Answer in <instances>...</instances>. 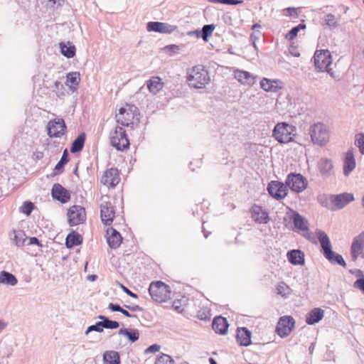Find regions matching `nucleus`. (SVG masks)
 <instances>
[{"mask_svg": "<svg viewBox=\"0 0 364 364\" xmlns=\"http://www.w3.org/2000/svg\"><path fill=\"white\" fill-rule=\"evenodd\" d=\"M186 81L191 87L203 89L210 82V77L203 65H198L187 70Z\"/></svg>", "mask_w": 364, "mask_h": 364, "instance_id": "f257e3e1", "label": "nucleus"}, {"mask_svg": "<svg viewBox=\"0 0 364 364\" xmlns=\"http://www.w3.org/2000/svg\"><path fill=\"white\" fill-rule=\"evenodd\" d=\"M316 235L321 244L323 256L331 263H336L339 265L346 267V263L343 257L332 250L331 243L327 234L321 230L317 229Z\"/></svg>", "mask_w": 364, "mask_h": 364, "instance_id": "f03ea898", "label": "nucleus"}, {"mask_svg": "<svg viewBox=\"0 0 364 364\" xmlns=\"http://www.w3.org/2000/svg\"><path fill=\"white\" fill-rule=\"evenodd\" d=\"M296 127L287 122L277 123L273 131V137L279 143H288L294 140Z\"/></svg>", "mask_w": 364, "mask_h": 364, "instance_id": "7ed1b4c3", "label": "nucleus"}, {"mask_svg": "<svg viewBox=\"0 0 364 364\" xmlns=\"http://www.w3.org/2000/svg\"><path fill=\"white\" fill-rule=\"evenodd\" d=\"M309 132L313 144L323 146L329 141V131L328 127L323 123H315L310 126Z\"/></svg>", "mask_w": 364, "mask_h": 364, "instance_id": "20e7f679", "label": "nucleus"}, {"mask_svg": "<svg viewBox=\"0 0 364 364\" xmlns=\"http://www.w3.org/2000/svg\"><path fill=\"white\" fill-rule=\"evenodd\" d=\"M354 200L353 193H343L338 195H331L322 202V205L331 210H340Z\"/></svg>", "mask_w": 364, "mask_h": 364, "instance_id": "39448f33", "label": "nucleus"}, {"mask_svg": "<svg viewBox=\"0 0 364 364\" xmlns=\"http://www.w3.org/2000/svg\"><path fill=\"white\" fill-rule=\"evenodd\" d=\"M149 293L154 301L164 302L171 296V289L161 281L152 282L149 287Z\"/></svg>", "mask_w": 364, "mask_h": 364, "instance_id": "423d86ee", "label": "nucleus"}, {"mask_svg": "<svg viewBox=\"0 0 364 364\" xmlns=\"http://www.w3.org/2000/svg\"><path fill=\"white\" fill-rule=\"evenodd\" d=\"M110 144L118 151H124L129 147V141L124 128L117 127L109 134Z\"/></svg>", "mask_w": 364, "mask_h": 364, "instance_id": "0eeeda50", "label": "nucleus"}, {"mask_svg": "<svg viewBox=\"0 0 364 364\" xmlns=\"http://www.w3.org/2000/svg\"><path fill=\"white\" fill-rule=\"evenodd\" d=\"M100 213L102 223L107 226L111 225L115 217V209L107 196L102 197Z\"/></svg>", "mask_w": 364, "mask_h": 364, "instance_id": "6e6552de", "label": "nucleus"}, {"mask_svg": "<svg viewBox=\"0 0 364 364\" xmlns=\"http://www.w3.org/2000/svg\"><path fill=\"white\" fill-rule=\"evenodd\" d=\"M137 108L135 106L128 105L126 107H121L119 109V112L116 114L117 123L124 127L133 124Z\"/></svg>", "mask_w": 364, "mask_h": 364, "instance_id": "1a4fd4ad", "label": "nucleus"}, {"mask_svg": "<svg viewBox=\"0 0 364 364\" xmlns=\"http://www.w3.org/2000/svg\"><path fill=\"white\" fill-rule=\"evenodd\" d=\"M314 59L315 68L319 72H325L332 63V57L328 50H316Z\"/></svg>", "mask_w": 364, "mask_h": 364, "instance_id": "9d476101", "label": "nucleus"}, {"mask_svg": "<svg viewBox=\"0 0 364 364\" xmlns=\"http://www.w3.org/2000/svg\"><path fill=\"white\" fill-rule=\"evenodd\" d=\"M285 183L287 186L296 193L303 191L307 186L306 178L300 173H289Z\"/></svg>", "mask_w": 364, "mask_h": 364, "instance_id": "9b49d317", "label": "nucleus"}, {"mask_svg": "<svg viewBox=\"0 0 364 364\" xmlns=\"http://www.w3.org/2000/svg\"><path fill=\"white\" fill-rule=\"evenodd\" d=\"M294 326L295 321L293 317L290 316H284L279 318L276 331L280 337L285 338L291 333Z\"/></svg>", "mask_w": 364, "mask_h": 364, "instance_id": "f8f14e48", "label": "nucleus"}, {"mask_svg": "<svg viewBox=\"0 0 364 364\" xmlns=\"http://www.w3.org/2000/svg\"><path fill=\"white\" fill-rule=\"evenodd\" d=\"M47 129L50 138H58L65 134L66 125L62 118H57L48 122Z\"/></svg>", "mask_w": 364, "mask_h": 364, "instance_id": "ddd939ff", "label": "nucleus"}, {"mask_svg": "<svg viewBox=\"0 0 364 364\" xmlns=\"http://www.w3.org/2000/svg\"><path fill=\"white\" fill-rule=\"evenodd\" d=\"M68 217L71 226L83 223L86 220L85 210L82 206L73 205L68 210Z\"/></svg>", "mask_w": 364, "mask_h": 364, "instance_id": "4468645a", "label": "nucleus"}, {"mask_svg": "<svg viewBox=\"0 0 364 364\" xmlns=\"http://www.w3.org/2000/svg\"><path fill=\"white\" fill-rule=\"evenodd\" d=\"M269 194L277 200L284 198L287 195V186L278 181H272L267 186Z\"/></svg>", "mask_w": 364, "mask_h": 364, "instance_id": "2eb2a0df", "label": "nucleus"}, {"mask_svg": "<svg viewBox=\"0 0 364 364\" xmlns=\"http://www.w3.org/2000/svg\"><path fill=\"white\" fill-rule=\"evenodd\" d=\"M176 28V26L164 22L149 21L146 23V30L149 32L171 34L173 33Z\"/></svg>", "mask_w": 364, "mask_h": 364, "instance_id": "dca6fc26", "label": "nucleus"}, {"mask_svg": "<svg viewBox=\"0 0 364 364\" xmlns=\"http://www.w3.org/2000/svg\"><path fill=\"white\" fill-rule=\"evenodd\" d=\"M119 181V173L115 168H111L105 171L101 178V183L109 188L115 187Z\"/></svg>", "mask_w": 364, "mask_h": 364, "instance_id": "f3484780", "label": "nucleus"}, {"mask_svg": "<svg viewBox=\"0 0 364 364\" xmlns=\"http://www.w3.org/2000/svg\"><path fill=\"white\" fill-rule=\"evenodd\" d=\"M52 197L62 203H66L70 199L69 191L60 183H55L51 190Z\"/></svg>", "mask_w": 364, "mask_h": 364, "instance_id": "a211bd4d", "label": "nucleus"}, {"mask_svg": "<svg viewBox=\"0 0 364 364\" xmlns=\"http://www.w3.org/2000/svg\"><path fill=\"white\" fill-rule=\"evenodd\" d=\"M250 211L252 218L255 223L267 224L270 220L268 212L259 205H253Z\"/></svg>", "mask_w": 364, "mask_h": 364, "instance_id": "6ab92c4d", "label": "nucleus"}, {"mask_svg": "<svg viewBox=\"0 0 364 364\" xmlns=\"http://www.w3.org/2000/svg\"><path fill=\"white\" fill-rule=\"evenodd\" d=\"M364 248V232L355 237L350 248L351 257L355 261Z\"/></svg>", "mask_w": 364, "mask_h": 364, "instance_id": "aec40b11", "label": "nucleus"}, {"mask_svg": "<svg viewBox=\"0 0 364 364\" xmlns=\"http://www.w3.org/2000/svg\"><path fill=\"white\" fill-rule=\"evenodd\" d=\"M252 332L246 327L237 328L236 340L240 346H249L252 343Z\"/></svg>", "mask_w": 364, "mask_h": 364, "instance_id": "412c9836", "label": "nucleus"}, {"mask_svg": "<svg viewBox=\"0 0 364 364\" xmlns=\"http://www.w3.org/2000/svg\"><path fill=\"white\" fill-rule=\"evenodd\" d=\"M107 241L109 247L112 249L118 248L122 242V237L120 233L113 228H110L107 229Z\"/></svg>", "mask_w": 364, "mask_h": 364, "instance_id": "4be33fe9", "label": "nucleus"}, {"mask_svg": "<svg viewBox=\"0 0 364 364\" xmlns=\"http://www.w3.org/2000/svg\"><path fill=\"white\" fill-rule=\"evenodd\" d=\"M318 169L323 177H329L333 169V164L331 159L322 158L318 161Z\"/></svg>", "mask_w": 364, "mask_h": 364, "instance_id": "5701e85b", "label": "nucleus"}, {"mask_svg": "<svg viewBox=\"0 0 364 364\" xmlns=\"http://www.w3.org/2000/svg\"><path fill=\"white\" fill-rule=\"evenodd\" d=\"M355 159L352 150H348L346 153V156L343 159V174L346 176H348L350 173L355 168Z\"/></svg>", "mask_w": 364, "mask_h": 364, "instance_id": "b1692460", "label": "nucleus"}, {"mask_svg": "<svg viewBox=\"0 0 364 364\" xmlns=\"http://www.w3.org/2000/svg\"><path fill=\"white\" fill-rule=\"evenodd\" d=\"M149 92L154 95L158 94L164 87V82L159 76H153L146 82Z\"/></svg>", "mask_w": 364, "mask_h": 364, "instance_id": "393cba45", "label": "nucleus"}, {"mask_svg": "<svg viewBox=\"0 0 364 364\" xmlns=\"http://www.w3.org/2000/svg\"><path fill=\"white\" fill-rule=\"evenodd\" d=\"M228 321L225 318L219 316L214 318L212 323L213 329L215 333L225 335L228 328Z\"/></svg>", "mask_w": 364, "mask_h": 364, "instance_id": "a878e982", "label": "nucleus"}, {"mask_svg": "<svg viewBox=\"0 0 364 364\" xmlns=\"http://www.w3.org/2000/svg\"><path fill=\"white\" fill-rule=\"evenodd\" d=\"M294 228L301 231H308L309 223L304 216L298 212H294L291 216Z\"/></svg>", "mask_w": 364, "mask_h": 364, "instance_id": "bb28decb", "label": "nucleus"}, {"mask_svg": "<svg viewBox=\"0 0 364 364\" xmlns=\"http://www.w3.org/2000/svg\"><path fill=\"white\" fill-rule=\"evenodd\" d=\"M9 237L12 242L17 247H23L27 240L24 231L21 230H14L9 232Z\"/></svg>", "mask_w": 364, "mask_h": 364, "instance_id": "cd10ccee", "label": "nucleus"}, {"mask_svg": "<svg viewBox=\"0 0 364 364\" xmlns=\"http://www.w3.org/2000/svg\"><path fill=\"white\" fill-rule=\"evenodd\" d=\"M289 262L294 265L304 264V254L300 250H292L287 252Z\"/></svg>", "mask_w": 364, "mask_h": 364, "instance_id": "c85d7f7f", "label": "nucleus"}, {"mask_svg": "<svg viewBox=\"0 0 364 364\" xmlns=\"http://www.w3.org/2000/svg\"><path fill=\"white\" fill-rule=\"evenodd\" d=\"M324 311L320 308H314L306 316V322L313 325L320 321L323 317Z\"/></svg>", "mask_w": 364, "mask_h": 364, "instance_id": "c756f323", "label": "nucleus"}, {"mask_svg": "<svg viewBox=\"0 0 364 364\" xmlns=\"http://www.w3.org/2000/svg\"><path fill=\"white\" fill-rule=\"evenodd\" d=\"M234 75L235 78L242 84L252 85L255 82L254 77L247 71L237 70Z\"/></svg>", "mask_w": 364, "mask_h": 364, "instance_id": "7c9ffc66", "label": "nucleus"}, {"mask_svg": "<svg viewBox=\"0 0 364 364\" xmlns=\"http://www.w3.org/2000/svg\"><path fill=\"white\" fill-rule=\"evenodd\" d=\"M80 82V75L78 72H71L68 73L65 84L72 91L77 90V87Z\"/></svg>", "mask_w": 364, "mask_h": 364, "instance_id": "2f4dec72", "label": "nucleus"}, {"mask_svg": "<svg viewBox=\"0 0 364 364\" xmlns=\"http://www.w3.org/2000/svg\"><path fill=\"white\" fill-rule=\"evenodd\" d=\"M261 87L267 92H277L281 89L279 85V81L270 80L267 78H263L260 82Z\"/></svg>", "mask_w": 364, "mask_h": 364, "instance_id": "473e14b6", "label": "nucleus"}, {"mask_svg": "<svg viewBox=\"0 0 364 364\" xmlns=\"http://www.w3.org/2000/svg\"><path fill=\"white\" fill-rule=\"evenodd\" d=\"M104 364H120V355L114 350H107L103 353Z\"/></svg>", "mask_w": 364, "mask_h": 364, "instance_id": "72a5a7b5", "label": "nucleus"}, {"mask_svg": "<svg viewBox=\"0 0 364 364\" xmlns=\"http://www.w3.org/2000/svg\"><path fill=\"white\" fill-rule=\"evenodd\" d=\"M323 24L331 29H335L340 26V17L333 14H327L323 17Z\"/></svg>", "mask_w": 364, "mask_h": 364, "instance_id": "f704fd0d", "label": "nucleus"}, {"mask_svg": "<svg viewBox=\"0 0 364 364\" xmlns=\"http://www.w3.org/2000/svg\"><path fill=\"white\" fill-rule=\"evenodd\" d=\"M86 135L85 132L80 133L73 141L70 147V152L75 154L80 152L84 147Z\"/></svg>", "mask_w": 364, "mask_h": 364, "instance_id": "c9c22d12", "label": "nucleus"}, {"mask_svg": "<svg viewBox=\"0 0 364 364\" xmlns=\"http://www.w3.org/2000/svg\"><path fill=\"white\" fill-rule=\"evenodd\" d=\"M17 283L18 279L13 274L4 270L0 272V284L15 286Z\"/></svg>", "mask_w": 364, "mask_h": 364, "instance_id": "e433bc0d", "label": "nucleus"}, {"mask_svg": "<svg viewBox=\"0 0 364 364\" xmlns=\"http://www.w3.org/2000/svg\"><path fill=\"white\" fill-rule=\"evenodd\" d=\"M82 242L81 235L75 232H73L68 235L65 239V245L68 248H72L79 245Z\"/></svg>", "mask_w": 364, "mask_h": 364, "instance_id": "4c0bfd02", "label": "nucleus"}, {"mask_svg": "<svg viewBox=\"0 0 364 364\" xmlns=\"http://www.w3.org/2000/svg\"><path fill=\"white\" fill-rule=\"evenodd\" d=\"M68 161H69L68 154L67 153V151L65 150L63 152L60 161L57 163L55 168H53V173L51 175L53 176H54L59 173H63L64 171V167H65V164H67Z\"/></svg>", "mask_w": 364, "mask_h": 364, "instance_id": "58836bf2", "label": "nucleus"}, {"mask_svg": "<svg viewBox=\"0 0 364 364\" xmlns=\"http://www.w3.org/2000/svg\"><path fill=\"white\" fill-rule=\"evenodd\" d=\"M60 48L61 50V53L68 58H71L75 55V46L68 42V43H60Z\"/></svg>", "mask_w": 364, "mask_h": 364, "instance_id": "ea45409f", "label": "nucleus"}, {"mask_svg": "<svg viewBox=\"0 0 364 364\" xmlns=\"http://www.w3.org/2000/svg\"><path fill=\"white\" fill-rule=\"evenodd\" d=\"M118 334L127 336L132 343L136 342L139 338V333L136 329L121 328Z\"/></svg>", "mask_w": 364, "mask_h": 364, "instance_id": "a19ab883", "label": "nucleus"}, {"mask_svg": "<svg viewBox=\"0 0 364 364\" xmlns=\"http://www.w3.org/2000/svg\"><path fill=\"white\" fill-rule=\"evenodd\" d=\"M97 318L102 321L103 329H116L119 326V322L110 320L105 316L100 315Z\"/></svg>", "mask_w": 364, "mask_h": 364, "instance_id": "79ce46f5", "label": "nucleus"}, {"mask_svg": "<svg viewBox=\"0 0 364 364\" xmlns=\"http://www.w3.org/2000/svg\"><path fill=\"white\" fill-rule=\"evenodd\" d=\"M215 26L213 24L204 25L202 30L200 31V38H202L204 41H208V38L212 35Z\"/></svg>", "mask_w": 364, "mask_h": 364, "instance_id": "37998d69", "label": "nucleus"}, {"mask_svg": "<svg viewBox=\"0 0 364 364\" xmlns=\"http://www.w3.org/2000/svg\"><path fill=\"white\" fill-rule=\"evenodd\" d=\"M306 28V24L299 23L298 26L293 27L286 35V38L291 41L294 39L300 30H304Z\"/></svg>", "mask_w": 364, "mask_h": 364, "instance_id": "c03bdc74", "label": "nucleus"}, {"mask_svg": "<svg viewBox=\"0 0 364 364\" xmlns=\"http://www.w3.org/2000/svg\"><path fill=\"white\" fill-rule=\"evenodd\" d=\"M197 317L200 320L209 321L211 317V311L208 307L203 306L198 311Z\"/></svg>", "mask_w": 364, "mask_h": 364, "instance_id": "a18cd8bd", "label": "nucleus"}, {"mask_svg": "<svg viewBox=\"0 0 364 364\" xmlns=\"http://www.w3.org/2000/svg\"><path fill=\"white\" fill-rule=\"evenodd\" d=\"M35 208L34 204L31 201H25L19 208V211L27 216L30 215Z\"/></svg>", "mask_w": 364, "mask_h": 364, "instance_id": "49530a36", "label": "nucleus"}, {"mask_svg": "<svg viewBox=\"0 0 364 364\" xmlns=\"http://www.w3.org/2000/svg\"><path fill=\"white\" fill-rule=\"evenodd\" d=\"M155 364H174V360L170 355L162 353L157 357Z\"/></svg>", "mask_w": 364, "mask_h": 364, "instance_id": "de8ad7c7", "label": "nucleus"}, {"mask_svg": "<svg viewBox=\"0 0 364 364\" xmlns=\"http://www.w3.org/2000/svg\"><path fill=\"white\" fill-rule=\"evenodd\" d=\"M355 145L359 148L362 154H364V134L360 133L355 135Z\"/></svg>", "mask_w": 364, "mask_h": 364, "instance_id": "09e8293b", "label": "nucleus"}, {"mask_svg": "<svg viewBox=\"0 0 364 364\" xmlns=\"http://www.w3.org/2000/svg\"><path fill=\"white\" fill-rule=\"evenodd\" d=\"M91 331H97L101 333L103 331L102 321L97 322L94 325L90 326L85 331V334H88Z\"/></svg>", "mask_w": 364, "mask_h": 364, "instance_id": "8fccbe9b", "label": "nucleus"}, {"mask_svg": "<svg viewBox=\"0 0 364 364\" xmlns=\"http://www.w3.org/2000/svg\"><path fill=\"white\" fill-rule=\"evenodd\" d=\"M211 3L223 4L228 5H237L242 3V0H208Z\"/></svg>", "mask_w": 364, "mask_h": 364, "instance_id": "3c124183", "label": "nucleus"}, {"mask_svg": "<svg viewBox=\"0 0 364 364\" xmlns=\"http://www.w3.org/2000/svg\"><path fill=\"white\" fill-rule=\"evenodd\" d=\"M163 50L165 52L168 53L170 54V55H172L174 53H178V51L180 50V47L178 46L173 44V45H168V46H165L163 48Z\"/></svg>", "mask_w": 364, "mask_h": 364, "instance_id": "603ef678", "label": "nucleus"}, {"mask_svg": "<svg viewBox=\"0 0 364 364\" xmlns=\"http://www.w3.org/2000/svg\"><path fill=\"white\" fill-rule=\"evenodd\" d=\"M353 287L360 290L364 294V277L356 279L353 283Z\"/></svg>", "mask_w": 364, "mask_h": 364, "instance_id": "864d4df0", "label": "nucleus"}, {"mask_svg": "<svg viewBox=\"0 0 364 364\" xmlns=\"http://www.w3.org/2000/svg\"><path fill=\"white\" fill-rule=\"evenodd\" d=\"M285 10H286L288 16H293L294 18L299 17L298 9L294 8V7H288Z\"/></svg>", "mask_w": 364, "mask_h": 364, "instance_id": "5fc2aeb1", "label": "nucleus"}, {"mask_svg": "<svg viewBox=\"0 0 364 364\" xmlns=\"http://www.w3.org/2000/svg\"><path fill=\"white\" fill-rule=\"evenodd\" d=\"M173 309L178 313L182 312V302L180 299L175 300L172 305Z\"/></svg>", "mask_w": 364, "mask_h": 364, "instance_id": "6e6d98bb", "label": "nucleus"}, {"mask_svg": "<svg viewBox=\"0 0 364 364\" xmlns=\"http://www.w3.org/2000/svg\"><path fill=\"white\" fill-rule=\"evenodd\" d=\"M161 347L158 344H153L148 347L145 350V353H156L158 352L160 350Z\"/></svg>", "mask_w": 364, "mask_h": 364, "instance_id": "4d7b16f0", "label": "nucleus"}, {"mask_svg": "<svg viewBox=\"0 0 364 364\" xmlns=\"http://www.w3.org/2000/svg\"><path fill=\"white\" fill-rule=\"evenodd\" d=\"M121 286V288L122 289V290L129 296H130L131 297H133V298H138V296L136 294L132 292L130 289H129L127 287H126L125 286L122 285V284H120Z\"/></svg>", "mask_w": 364, "mask_h": 364, "instance_id": "13d9d810", "label": "nucleus"}, {"mask_svg": "<svg viewBox=\"0 0 364 364\" xmlns=\"http://www.w3.org/2000/svg\"><path fill=\"white\" fill-rule=\"evenodd\" d=\"M186 35L197 40L200 38V31L198 30L188 31L187 32Z\"/></svg>", "mask_w": 364, "mask_h": 364, "instance_id": "bf43d9fd", "label": "nucleus"}, {"mask_svg": "<svg viewBox=\"0 0 364 364\" xmlns=\"http://www.w3.org/2000/svg\"><path fill=\"white\" fill-rule=\"evenodd\" d=\"M108 308L112 311H118V312H120V311L122 310V307L120 306L119 304H113V303H110L108 306Z\"/></svg>", "mask_w": 364, "mask_h": 364, "instance_id": "052dcab7", "label": "nucleus"}, {"mask_svg": "<svg viewBox=\"0 0 364 364\" xmlns=\"http://www.w3.org/2000/svg\"><path fill=\"white\" fill-rule=\"evenodd\" d=\"M28 245H37L40 246L41 243H40L39 240L37 237H32L29 238V242H28Z\"/></svg>", "mask_w": 364, "mask_h": 364, "instance_id": "680f3d73", "label": "nucleus"}, {"mask_svg": "<svg viewBox=\"0 0 364 364\" xmlns=\"http://www.w3.org/2000/svg\"><path fill=\"white\" fill-rule=\"evenodd\" d=\"M124 306L127 309H129L130 311H141L142 310L141 307H140L138 305H134V306L125 305Z\"/></svg>", "mask_w": 364, "mask_h": 364, "instance_id": "e2e57ef3", "label": "nucleus"}, {"mask_svg": "<svg viewBox=\"0 0 364 364\" xmlns=\"http://www.w3.org/2000/svg\"><path fill=\"white\" fill-rule=\"evenodd\" d=\"M120 313H122L123 315H124L125 316L127 317H136V315H132L127 310L124 309H122V310L120 311Z\"/></svg>", "mask_w": 364, "mask_h": 364, "instance_id": "0e129e2a", "label": "nucleus"}, {"mask_svg": "<svg viewBox=\"0 0 364 364\" xmlns=\"http://www.w3.org/2000/svg\"><path fill=\"white\" fill-rule=\"evenodd\" d=\"M7 326V323L0 319V333Z\"/></svg>", "mask_w": 364, "mask_h": 364, "instance_id": "69168bd1", "label": "nucleus"}, {"mask_svg": "<svg viewBox=\"0 0 364 364\" xmlns=\"http://www.w3.org/2000/svg\"><path fill=\"white\" fill-rule=\"evenodd\" d=\"M36 159H41L43 157V153L41 151H38L35 154Z\"/></svg>", "mask_w": 364, "mask_h": 364, "instance_id": "338daca9", "label": "nucleus"}, {"mask_svg": "<svg viewBox=\"0 0 364 364\" xmlns=\"http://www.w3.org/2000/svg\"><path fill=\"white\" fill-rule=\"evenodd\" d=\"M59 0H48V6H53Z\"/></svg>", "mask_w": 364, "mask_h": 364, "instance_id": "774afa93", "label": "nucleus"}]
</instances>
